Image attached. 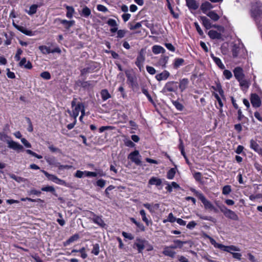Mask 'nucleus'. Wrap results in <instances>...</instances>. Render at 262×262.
Listing matches in <instances>:
<instances>
[{
    "instance_id": "f257e3e1",
    "label": "nucleus",
    "mask_w": 262,
    "mask_h": 262,
    "mask_svg": "<svg viewBox=\"0 0 262 262\" xmlns=\"http://www.w3.org/2000/svg\"><path fill=\"white\" fill-rule=\"evenodd\" d=\"M262 5L256 2L252 5L250 10L251 17L255 21L258 29L260 30L262 27Z\"/></svg>"
},
{
    "instance_id": "f03ea898",
    "label": "nucleus",
    "mask_w": 262,
    "mask_h": 262,
    "mask_svg": "<svg viewBox=\"0 0 262 262\" xmlns=\"http://www.w3.org/2000/svg\"><path fill=\"white\" fill-rule=\"evenodd\" d=\"M10 138L8 135L4 133H1L0 135V140L6 142L8 144V147L13 150L19 151L23 149V146L17 142L13 140H9Z\"/></svg>"
},
{
    "instance_id": "7ed1b4c3",
    "label": "nucleus",
    "mask_w": 262,
    "mask_h": 262,
    "mask_svg": "<svg viewBox=\"0 0 262 262\" xmlns=\"http://www.w3.org/2000/svg\"><path fill=\"white\" fill-rule=\"evenodd\" d=\"M190 190L194 193L195 196H197L199 200H201L206 209L211 210V209H213V204L206 199V198L202 192L197 191L193 188H191Z\"/></svg>"
},
{
    "instance_id": "20e7f679",
    "label": "nucleus",
    "mask_w": 262,
    "mask_h": 262,
    "mask_svg": "<svg viewBox=\"0 0 262 262\" xmlns=\"http://www.w3.org/2000/svg\"><path fill=\"white\" fill-rule=\"evenodd\" d=\"M220 210L226 217L233 221H238L239 218L238 215L233 211L228 209L224 206L220 207Z\"/></svg>"
},
{
    "instance_id": "39448f33",
    "label": "nucleus",
    "mask_w": 262,
    "mask_h": 262,
    "mask_svg": "<svg viewBox=\"0 0 262 262\" xmlns=\"http://www.w3.org/2000/svg\"><path fill=\"white\" fill-rule=\"evenodd\" d=\"M88 215L90 216V218L96 224H97L101 227H104L106 224L101 218V216L96 215L93 212L88 211Z\"/></svg>"
},
{
    "instance_id": "423d86ee",
    "label": "nucleus",
    "mask_w": 262,
    "mask_h": 262,
    "mask_svg": "<svg viewBox=\"0 0 262 262\" xmlns=\"http://www.w3.org/2000/svg\"><path fill=\"white\" fill-rule=\"evenodd\" d=\"M50 181H52L56 184L65 185L66 182L64 180L59 179L56 176L49 173L47 171L44 170H40Z\"/></svg>"
},
{
    "instance_id": "0eeeda50",
    "label": "nucleus",
    "mask_w": 262,
    "mask_h": 262,
    "mask_svg": "<svg viewBox=\"0 0 262 262\" xmlns=\"http://www.w3.org/2000/svg\"><path fill=\"white\" fill-rule=\"evenodd\" d=\"M141 156L139 152L137 150L130 152L128 156V159H130L133 162L135 163L137 165H141L142 162L140 159Z\"/></svg>"
},
{
    "instance_id": "6e6552de",
    "label": "nucleus",
    "mask_w": 262,
    "mask_h": 262,
    "mask_svg": "<svg viewBox=\"0 0 262 262\" xmlns=\"http://www.w3.org/2000/svg\"><path fill=\"white\" fill-rule=\"evenodd\" d=\"M39 50L43 54H49L50 53H57L60 54L61 51L59 47H56L53 49H51L50 47L46 46H40L39 47Z\"/></svg>"
},
{
    "instance_id": "1a4fd4ad",
    "label": "nucleus",
    "mask_w": 262,
    "mask_h": 262,
    "mask_svg": "<svg viewBox=\"0 0 262 262\" xmlns=\"http://www.w3.org/2000/svg\"><path fill=\"white\" fill-rule=\"evenodd\" d=\"M177 82L175 81H169L164 85L162 92L163 93L169 92H175L178 89Z\"/></svg>"
},
{
    "instance_id": "9d476101",
    "label": "nucleus",
    "mask_w": 262,
    "mask_h": 262,
    "mask_svg": "<svg viewBox=\"0 0 262 262\" xmlns=\"http://www.w3.org/2000/svg\"><path fill=\"white\" fill-rule=\"evenodd\" d=\"M145 61V57L143 53V50H141L138 55L136 61L135 62L136 65L139 69L140 71H141L143 68V64Z\"/></svg>"
},
{
    "instance_id": "9b49d317",
    "label": "nucleus",
    "mask_w": 262,
    "mask_h": 262,
    "mask_svg": "<svg viewBox=\"0 0 262 262\" xmlns=\"http://www.w3.org/2000/svg\"><path fill=\"white\" fill-rule=\"evenodd\" d=\"M98 68V66L96 65L95 63L92 62L89 64V66L82 69L80 71L81 75L83 76L87 73H91L95 71V70Z\"/></svg>"
},
{
    "instance_id": "f8f14e48",
    "label": "nucleus",
    "mask_w": 262,
    "mask_h": 262,
    "mask_svg": "<svg viewBox=\"0 0 262 262\" xmlns=\"http://www.w3.org/2000/svg\"><path fill=\"white\" fill-rule=\"evenodd\" d=\"M54 22L63 25L67 30H69L75 23V21L73 20L69 21L66 19H61L59 18L55 19Z\"/></svg>"
},
{
    "instance_id": "ddd939ff",
    "label": "nucleus",
    "mask_w": 262,
    "mask_h": 262,
    "mask_svg": "<svg viewBox=\"0 0 262 262\" xmlns=\"http://www.w3.org/2000/svg\"><path fill=\"white\" fill-rule=\"evenodd\" d=\"M250 147L259 155H262V148L260 147L255 140L251 139L250 140Z\"/></svg>"
},
{
    "instance_id": "4468645a",
    "label": "nucleus",
    "mask_w": 262,
    "mask_h": 262,
    "mask_svg": "<svg viewBox=\"0 0 262 262\" xmlns=\"http://www.w3.org/2000/svg\"><path fill=\"white\" fill-rule=\"evenodd\" d=\"M233 72L234 76L237 81L240 80L242 78H244L245 75L242 68L239 67H236L234 68Z\"/></svg>"
},
{
    "instance_id": "2eb2a0df",
    "label": "nucleus",
    "mask_w": 262,
    "mask_h": 262,
    "mask_svg": "<svg viewBox=\"0 0 262 262\" xmlns=\"http://www.w3.org/2000/svg\"><path fill=\"white\" fill-rule=\"evenodd\" d=\"M251 102L254 107H258L261 105V100L259 96L256 94H252L251 95Z\"/></svg>"
},
{
    "instance_id": "dca6fc26",
    "label": "nucleus",
    "mask_w": 262,
    "mask_h": 262,
    "mask_svg": "<svg viewBox=\"0 0 262 262\" xmlns=\"http://www.w3.org/2000/svg\"><path fill=\"white\" fill-rule=\"evenodd\" d=\"M137 241H138V242L135 243L133 246V248H135L136 247L137 248L138 252L142 253L143 250L144 249L145 247L144 243L147 242L145 240H142L140 239H137Z\"/></svg>"
},
{
    "instance_id": "f3484780",
    "label": "nucleus",
    "mask_w": 262,
    "mask_h": 262,
    "mask_svg": "<svg viewBox=\"0 0 262 262\" xmlns=\"http://www.w3.org/2000/svg\"><path fill=\"white\" fill-rule=\"evenodd\" d=\"M162 253L167 256H169L171 258H174L175 257L176 252L172 250V249L170 248L169 246H165L164 248Z\"/></svg>"
},
{
    "instance_id": "a211bd4d",
    "label": "nucleus",
    "mask_w": 262,
    "mask_h": 262,
    "mask_svg": "<svg viewBox=\"0 0 262 262\" xmlns=\"http://www.w3.org/2000/svg\"><path fill=\"white\" fill-rule=\"evenodd\" d=\"M170 76V73L168 71L165 70L162 73L157 74L155 76L156 79L159 81L165 80Z\"/></svg>"
},
{
    "instance_id": "6ab92c4d",
    "label": "nucleus",
    "mask_w": 262,
    "mask_h": 262,
    "mask_svg": "<svg viewBox=\"0 0 262 262\" xmlns=\"http://www.w3.org/2000/svg\"><path fill=\"white\" fill-rule=\"evenodd\" d=\"M221 250H222L224 251L229 252L231 254H232V253H233L232 251H240L239 249L235 246H233V245L225 246L223 244L221 247Z\"/></svg>"
},
{
    "instance_id": "aec40b11",
    "label": "nucleus",
    "mask_w": 262,
    "mask_h": 262,
    "mask_svg": "<svg viewBox=\"0 0 262 262\" xmlns=\"http://www.w3.org/2000/svg\"><path fill=\"white\" fill-rule=\"evenodd\" d=\"M243 48L239 45L234 44L231 49L232 55L233 58H236L239 55Z\"/></svg>"
},
{
    "instance_id": "412c9836",
    "label": "nucleus",
    "mask_w": 262,
    "mask_h": 262,
    "mask_svg": "<svg viewBox=\"0 0 262 262\" xmlns=\"http://www.w3.org/2000/svg\"><path fill=\"white\" fill-rule=\"evenodd\" d=\"M82 107H84L83 104L82 103H78L73 110L72 114H71V115L73 116L74 119H76Z\"/></svg>"
},
{
    "instance_id": "4be33fe9",
    "label": "nucleus",
    "mask_w": 262,
    "mask_h": 262,
    "mask_svg": "<svg viewBox=\"0 0 262 262\" xmlns=\"http://www.w3.org/2000/svg\"><path fill=\"white\" fill-rule=\"evenodd\" d=\"M173 244L169 246L170 248L172 249H176L177 248H182L183 245L186 244V242L181 241L179 239H175L173 241Z\"/></svg>"
},
{
    "instance_id": "5701e85b",
    "label": "nucleus",
    "mask_w": 262,
    "mask_h": 262,
    "mask_svg": "<svg viewBox=\"0 0 262 262\" xmlns=\"http://www.w3.org/2000/svg\"><path fill=\"white\" fill-rule=\"evenodd\" d=\"M208 35L212 39H220L222 38V34L215 30H210Z\"/></svg>"
},
{
    "instance_id": "b1692460",
    "label": "nucleus",
    "mask_w": 262,
    "mask_h": 262,
    "mask_svg": "<svg viewBox=\"0 0 262 262\" xmlns=\"http://www.w3.org/2000/svg\"><path fill=\"white\" fill-rule=\"evenodd\" d=\"M45 159L46 162L50 165L57 167L59 165V162L54 157H46Z\"/></svg>"
},
{
    "instance_id": "393cba45",
    "label": "nucleus",
    "mask_w": 262,
    "mask_h": 262,
    "mask_svg": "<svg viewBox=\"0 0 262 262\" xmlns=\"http://www.w3.org/2000/svg\"><path fill=\"white\" fill-rule=\"evenodd\" d=\"M162 183V181L161 179L155 177H151L148 181L149 184L152 185H156L157 186L161 185Z\"/></svg>"
},
{
    "instance_id": "a878e982",
    "label": "nucleus",
    "mask_w": 262,
    "mask_h": 262,
    "mask_svg": "<svg viewBox=\"0 0 262 262\" xmlns=\"http://www.w3.org/2000/svg\"><path fill=\"white\" fill-rule=\"evenodd\" d=\"M210 56L220 69L223 70L225 68L224 64L222 63L221 60L219 58L215 57L213 54H211Z\"/></svg>"
},
{
    "instance_id": "bb28decb",
    "label": "nucleus",
    "mask_w": 262,
    "mask_h": 262,
    "mask_svg": "<svg viewBox=\"0 0 262 262\" xmlns=\"http://www.w3.org/2000/svg\"><path fill=\"white\" fill-rule=\"evenodd\" d=\"M200 19L202 21L203 25L207 30H208L212 28V25L211 24L210 20L208 18H207L206 16H201Z\"/></svg>"
},
{
    "instance_id": "cd10ccee",
    "label": "nucleus",
    "mask_w": 262,
    "mask_h": 262,
    "mask_svg": "<svg viewBox=\"0 0 262 262\" xmlns=\"http://www.w3.org/2000/svg\"><path fill=\"white\" fill-rule=\"evenodd\" d=\"M14 26L17 28L20 32H21L22 33L28 35V36H33L34 35L33 32L27 29L26 28L23 27H20L16 25H14Z\"/></svg>"
},
{
    "instance_id": "c85d7f7f",
    "label": "nucleus",
    "mask_w": 262,
    "mask_h": 262,
    "mask_svg": "<svg viewBox=\"0 0 262 262\" xmlns=\"http://www.w3.org/2000/svg\"><path fill=\"white\" fill-rule=\"evenodd\" d=\"M189 80L187 78H183L180 81L179 88L181 92H183L188 86Z\"/></svg>"
},
{
    "instance_id": "c756f323",
    "label": "nucleus",
    "mask_w": 262,
    "mask_h": 262,
    "mask_svg": "<svg viewBox=\"0 0 262 262\" xmlns=\"http://www.w3.org/2000/svg\"><path fill=\"white\" fill-rule=\"evenodd\" d=\"M80 14L81 16L88 18L91 15V11L86 6H84L81 11L80 12Z\"/></svg>"
},
{
    "instance_id": "7c9ffc66",
    "label": "nucleus",
    "mask_w": 262,
    "mask_h": 262,
    "mask_svg": "<svg viewBox=\"0 0 262 262\" xmlns=\"http://www.w3.org/2000/svg\"><path fill=\"white\" fill-rule=\"evenodd\" d=\"M152 52L155 54L159 53H164L165 50L162 47L159 45H155L152 47Z\"/></svg>"
},
{
    "instance_id": "2f4dec72",
    "label": "nucleus",
    "mask_w": 262,
    "mask_h": 262,
    "mask_svg": "<svg viewBox=\"0 0 262 262\" xmlns=\"http://www.w3.org/2000/svg\"><path fill=\"white\" fill-rule=\"evenodd\" d=\"M186 5L190 9L196 10L198 8V5L194 0H186Z\"/></svg>"
},
{
    "instance_id": "473e14b6",
    "label": "nucleus",
    "mask_w": 262,
    "mask_h": 262,
    "mask_svg": "<svg viewBox=\"0 0 262 262\" xmlns=\"http://www.w3.org/2000/svg\"><path fill=\"white\" fill-rule=\"evenodd\" d=\"M140 214L142 217V221L145 223L147 226H149V224L151 223V221H149L146 217V214L144 210L141 209L140 211Z\"/></svg>"
},
{
    "instance_id": "72a5a7b5",
    "label": "nucleus",
    "mask_w": 262,
    "mask_h": 262,
    "mask_svg": "<svg viewBox=\"0 0 262 262\" xmlns=\"http://www.w3.org/2000/svg\"><path fill=\"white\" fill-rule=\"evenodd\" d=\"M66 9L67 10L66 14L67 17L69 18H71L73 16L74 13L75 12L74 8L72 6H67Z\"/></svg>"
},
{
    "instance_id": "f704fd0d",
    "label": "nucleus",
    "mask_w": 262,
    "mask_h": 262,
    "mask_svg": "<svg viewBox=\"0 0 262 262\" xmlns=\"http://www.w3.org/2000/svg\"><path fill=\"white\" fill-rule=\"evenodd\" d=\"M213 8L212 5L208 2H206L203 3L201 5V9L205 12V11L210 10Z\"/></svg>"
},
{
    "instance_id": "c9c22d12",
    "label": "nucleus",
    "mask_w": 262,
    "mask_h": 262,
    "mask_svg": "<svg viewBox=\"0 0 262 262\" xmlns=\"http://www.w3.org/2000/svg\"><path fill=\"white\" fill-rule=\"evenodd\" d=\"M9 176L11 179L14 180L18 183L25 182L26 181V179L17 176L13 173L10 174Z\"/></svg>"
},
{
    "instance_id": "e433bc0d",
    "label": "nucleus",
    "mask_w": 262,
    "mask_h": 262,
    "mask_svg": "<svg viewBox=\"0 0 262 262\" xmlns=\"http://www.w3.org/2000/svg\"><path fill=\"white\" fill-rule=\"evenodd\" d=\"M184 62V60L183 58H176L173 63V68L174 69H178L183 65Z\"/></svg>"
},
{
    "instance_id": "4c0bfd02",
    "label": "nucleus",
    "mask_w": 262,
    "mask_h": 262,
    "mask_svg": "<svg viewBox=\"0 0 262 262\" xmlns=\"http://www.w3.org/2000/svg\"><path fill=\"white\" fill-rule=\"evenodd\" d=\"M207 15L211 19H212L214 21H217L220 18V17L219 16L217 15V14H216L215 12L214 11H210L207 14Z\"/></svg>"
},
{
    "instance_id": "58836bf2",
    "label": "nucleus",
    "mask_w": 262,
    "mask_h": 262,
    "mask_svg": "<svg viewBox=\"0 0 262 262\" xmlns=\"http://www.w3.org/2000/svg\"><path fill=\"white\" fill-rule=\"evenodd\" d=\"M101 98L103 100L105 101L111 97V95L109 94L108 91L107 90L104 89L102 90L101 92Z\"/></svg>"
},
{
    "instance_id": "ea45409f",
    "label": "nucleus",
    "mask_w": 262,
    "mask_h": 262,
    "mask_svg": "<svg viewBox=\"0 0 262 262\" xmlns=\"http://www.w3.org/2000/svg\"><path fill=\"white\" fill-rule=\"evenodd\" d=\"M176 174V168H170L167 173V178L169 180H172Z\"/></svg>"
},
{
    "instance_id": "a19ab883",
    "label": "nucleus",
    "mask_w": 262,
    "mask_h": 262,
    "mask_svg": "<svg viewBox=\"0 0 262 262\" xmlns=\"http://www.w3.org/2000/svg\"><path fill=\"white\" fill-rule=\"evenodd\" d=\"M91 252L95 255H98L99 254L100 252V247L98 244L96 243L93 245V249Z\"/></svg>"
},
{
    "instance_id": "79ce46f5",
    "label": "nucleus",
    "mask_w": 262,
    "mask_h": 262,
    "mask_svg": "<svg viewBox=\"0 0 262 262\" xmlns=\"http://www.w3.org/2000/svg\"><path fill=\"white\" fill-rule=\"evenodd\" d=\"M212 89L216 91H217L220 95L223 98L224 97V91L222 89V86L220 83H218L216 84V86H212Z\"/></svg>"
},
{
    "instance_id": "37998d69",
    "label": "nucleus",
    "mask_w": 262,
    "mask_h": 262,
    "mask_svg": "<svg viewBox=\"0 0 262 262\" xmlns=\"http://www.w3.org/2000/svg\"><path fill=\"white\" fill-rule=\"evenodd\" d=\"M79 237V236L78 234H75L72 236H71L66 243V245L70 244V243L77 241Z\"/></svg>"
},
{
    "instance_id": "c03bdc74",
    "label": "nucleus",
    "mask_w": 262,
    "mask_h": 262,
    "mask_svg": "<svg viewBox=\"0 0 262 262\" xmlns=\"http://www.w3.org/2000/svg\"><path fill=\"white\" fill-rule=\"evenodd\" d=\"M166 1L167 2V7L169 9V10H170L171 14L173 15V16L174 18H178L179 17V15L178 14H176L174 12V11H173L172 8L171 7V5L170 4V0H166Z\"/></svg>"
},
{
    "instance_id": "a18cd8bd",
    "label": "nucleus",
    "mask_w": 262,
    "mask_h": 262,
    "mask_svg": "<svg viewBox=\"0 0 262 262\" xmlns=\"http://www.w3.org/2000/svg\"><path fill=\"white\" fill-rule=\"evenodd\" d=\"M231 191L232 189L230 185H225L223 188L222 193L224 195H228L231 192Z\"/></svg>"
},
{
    "instance_id": "49530a36",
    "label": "nucleus",
    "mask_w": 262,
    "mask_h": 262,
    "mask_svg": "<svg viewBox=\"0 0 262 262\" xmlns=\"http://www.w3.org/2000/svg\"><path fill=\"white\" fill-rule=\"evenodd\" d=\"M38 8V6L37 5L34 4L31 5L29 8V10L28 11V13L29 15H33L35 14Z\"/></svg>"
},
{
    "instance_id": "de8ad7c7",
    "label": "nucleus",
    "mask_w": 262,
    "mask_h": 262,
    "mask_svg": "<svg viewBox=\"0 0 262 262\" xmlns=\"http://www.w3.org/2000/svg\"><path fill=\"white\" fill-rule=\"evenodd\" d=\"M207 237L209 239L211 244L213 245L215 248L221 249L222 244L216 243L213 238L209 236H207Z\"/></svg>"
},
{
    "instance_id": "09e8293b",
    "label": "nucleus",
    "mask_w": 262,
    "mask_h": 262,
    "mask_svg": "<svg viewBox=\"0 0 262 262\" xmlns=\"http://www.w3.org/2000/svg\"><path fill=\"white\" fill-rule=\"evenodd\" d=\"M180 144L179 145V149L181 151V154L183 155L185 160H187V156L184 151V146L183 144V141L181 139H180Z\"/></svg>"
},
{
    "instance_id": "8fccbe9b",
    "label": "nucleus",
    "mask_w": 262,
    "mask_h": 262,
    "mask_svg": "<svg viewBox=\"0 0 262 262\" xmlns=\"http://www.w3.org/2000/svg\"><path fill=\"white\" fill-rule=\"evenodd\" d=\"M168 60V56H164L161 58L159 60V63L162 66L163 68H166V64Z\"/></svg>"
},
{
    "instance_id": "3c124183",
    "label": "nucleus",
    "mask_w": 262,
    "mask_h": 262,
    "mask_svg": "<svg viewBox=\"0 0 262 262\" xmlns=\"http://www.w3.org/2000/svg\"><path fill=\"white\" fill-rule=\"evenodd\" d=\"M21 201H29L31 202H43V201L40 199H33L30 198H23L20 199Z\"/></svg>"
},
{
    "instance_id": "603ef678",
    "label": "nucleus",
    "mask_w": 262,
    "mask_h": 262,
    "mask_svg": "<svg viewBox=\"0 0 262 262\" xmlns=\"http://www.w3.org/2000/svg\"><path fill=\"white\" fill-rule=\"evenodd\" d=\"M177 219L174 217L172 213H170L168 214V218L166 220H164L163 221L164 223H166V222H169L170 223H174L176 221Z\"/></svg>"
},
{
    "instance_id": "864d4df0",
    "label": "nucleus",
    "mask_w": 262,
    "mask_h": 262,
    "mask_svg": "<svg viewBox=\"0 0 262 262\" xmlns=\"http://www.w3.org/2000/svg\"><path fill=\"white\" fill-rule=\"evenodd\" d=\"M172 103L178 110L181 111L183 110V108H184L183 105L181 103L178 102V101H173L172 102Z\"/></svg>"
},
{
    "instance_id": "5fc2aeb1",
    "label": "nucleus",
    "mask_w": 262,
    "mask_h": 262,
    "mask_svg": "<svg viewBox=\"0 0 262 262\" xmlns=\"http://www.w3.org/2000/svg\"><path fill=\"white\" fill-rule=\"evenodd\" d=\"M41 190L43 191L51 192L52 193H53L55 191L54 187L50 186H48L42 187Z\"/></svg>"
},
{
    "instance_id": "6e6d98bb",
    "label": "nucleus",
    "mask_w": 262,
    "mask_h": 262,
    "mask_svg": "<svg viewBox=\"0 0 262 262\" xmlns=\"http://www.w3.org/2000/svg\"><path fill=\"white\" fill-rule=\"evenodd\" d=\"M126 77L127 79V81H128L131 84L132 86H133L135 84L134 77L129 74H126Z\"/></svg>"
},
{
    "instance_id": "4d7b16f0",
    "label": "nucleus",
    "mask_w": 262,
    "mask_h": 262,
    "mask_svg": "<svg viewBox=\"0 0 262 262\" xmlns=\"http://www.w3.org/2000/svg\"><path fill=\"white\" fill-rule=\"evenodd\" d=\"M223 75L227 79H230L232 77V74L231 71L228 70H225L223 72Z\"/></svg>"
},
{
    "instance_id": "13d9d810",
    "label": "nucleus",
    "mask_w": 262,
    "mask_h": 262,
    "mask_svg": "<svg viewBox=\"0 0 262 262\" xmlns=\"http://www.w3.org/2000/svg\"><path fill=\"white\" fill-rule=\"evenodd\" d=\"M40 77L46 80H49L51 78V75L49 72L45 71L40 74Z\"/></svg>"
},
{
    "instance_id": "bf43d9fd",
    "label": "nucleus",
    "mask_w": 262,
    "mask_h": 262,
    "mask_svg": "<svg viewBox=\"0 0 262 262\" xmlns=\"http://www.w3.org/2000/svg\"><path fill=\"white\" fill-rule=\"evenodd\" d=\"M106 181L103 179H99L96 182V185L100 188L104 187Z\"/></svg>"
},
{
    "instance_id": "052dcab7",
    "label": "nucleus",
    "mask_w": 262,
    "mask_h": 262,
    "mask_svg": "<svg viewBox=\"0 0 262 262\" xmlns=\"http://www.w3.org/2000/svg\"><path fill=\"white\" fill-rule=\"evenodd\" d=\"M194 179L198 182H201L202 180V174L200 172H195L193 173Z\"/></svg>"
},
{
    "instance_id": "680f3d73",
    "label": "nucleus",
    "mask_w": 262,
    "mask_h": 262,
    "mask_svg": "<svg viewBox=\"0 0 262 262\" xmlns=\"http://www.w3.org/2000/svg\"><path fill=\"white\" fill-rule=\"evenodd\" d=\"M194 25L199 35L201 36H203L204 35V33L202 30L201 29V27H200L199 24L197 22H195L194 23Z\"/></svg>"
},
{
    "instance_id": "e2e57ef3",
    "label": "nucleus",
    "mask_w": 262,
    "mask_h": 262,
    "mask_svg": "<svg viewBox=\"0 0 262 262\" xmlns=\"http://www.w3.org/2000/svg\"><path fill=\"white\" fill-rule=\"evenodd\" d=\"M23 53V51L21 49H18L16 53L14 56V58L16 61H19L20 60V55Z\"/></svg>"
},
{
    "instance_id": "0e129e2a",
    "label": "nucleus",
    "mask_w": 262,
    "mask_h": 262,
    "mask_svg": "<svg viewBox=\"0 0 262 262\" xmlns=\"http://www.w3.org/2000/svg\"><path fill=\"white\" fill-rule=\"evenodd\" d=\"M84 175L89 177H96L97 176V173L96 172L84 171Z\"/></svg>"
},
{
    "instance_id": "69168bd1",
    "label": "nucleus",
    "mask_w": 262,
    "mask_h": 262,
    "mask_svg": "<svg viewBox=\"0 0 262 262\" xmlns=\"http://www.w3.org/2000/svg\"><path fill=\"white\" fill-rule=\"evenodd\" d=\"M239 83V84L241 86L244 88H248V83L247 80L244 79V78L241 79L240 80H238Z\"/></svg>"
},
{
    "instance_id": "338daca9",
    "label": "nucleus",
    "mask_w": 262,
    "mask_h": 262,
    "mask_svg": "<svg viewBox=\"0 0 262 262\" xmlns=\"http://www.w3.org/2000/svg\"><path fill=\"white\" fill-rule=\"evenodd\" d=\"M48 148L50 150L53 152H61V151L59 148L54 147L53 145H50Z\"/></svg>"
},
{
    "instance_id": "774afa93",
    "label": "nucleus",
    "mask_w": 262,
    "mask_h": 262,
    "mask_svg": "<svg viewBox=\"0 0 262 262\" xmlns=\"http://www.w3.org/2000/svg\"><path fill=\"white\" fill-rule=\"evenodd\" d=\"M146 68L148 73L151 75H154L156 73V70L152 67L147 66Z\"/></svg>"
}]
</instances>
